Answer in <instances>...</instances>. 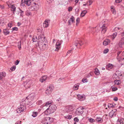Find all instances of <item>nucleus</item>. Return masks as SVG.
I'll list each match as a JSON object with an SVG mask.
<instances>
[{"instance_id":"obj_1","label":"nucleus","mask_w":124,"mask_h":124,"mask_svg":"<svg viewBox=\"0 0 124 124\" xmlns=\"http://www.w3.org/2000/svg\"><path fill=\"white\" fill-rule=\"evenodd\" d=\"M26 101H24L20 103V106L17 109V113H20L26 109Z\"/></svg>"},{"instance_id":"obj_2","label":"nucleus","mask_w":124,"mask_h":124,"mask_svg":"<svg viewBox=\"0 0 124 124\" xmlns=\"http://www.w3.org/2000/svg\"><path fill=\"white\" fill-rule=\"evenodd\" d=\"M53 122V118L50 117H47L43 118L42 121V123L44 124H50Z\"/></svg>"},{"instance_id":"obj_3","label":"nucleus","mask_w":124,"mask_h":124,"mask_svg":"<svg viewBox=\"0 0 124 124\" xmlns=\"http://www.w3.org/2000/svg\"><path fill=\"white\" fill-rule=\"evenodd\" d=\"M38 46L41 50H45L47 48V44L44 42H42L39 41L38 42Z\"/></svg>"},{"instance_id":"obj_4","label":"nucleus","mask_w":124,"mask_h":124,"mask_svg":"<svg viewBox=\"0 0 124 124\" xmlns=\"http://www.w3.org/2000/svg\"><path fill=\"white\" fill-rule=\"evenodd\" d=\"M84 108L82 107L78 108L76 111L75 114L76 115L79 116L82 114L84 112Z\"/></svg>"},{"instance_id":"obj_5","label":"nucleus","mask_w":124,"mask_h":124,"mask_svg":"<svg viewBox=\"0 0 124 124\" xmlns=\"http://www.w3.org/2000/svg\"><path fill=\"white\" fill-rule=\"evenodd\" d=\"M29 9L31 11H36L39 9V5L36 3L34 2L32 6L29 8Z\"/></svg>"},{"instance_id":"obj_6","label":"nucleus","mask_w":124,"mask_h":124,"mask_svg":"<svg viewBox=\"0 0 124 124\" xmlns=\"http://www.w3.org/2000/svg\"><path fill=\"white\" fill-rule=\"evenodd\" d=\"M31 4V2L30 0H22L21 1V5L23 6L24 4L28 6H30Z\"/></svg>"},{"instance_id":"obj_7","label":"nucleus","mask_w":124,"mask_h":124,"mask_svg":"<svg viewBox=\"0 0 124 124\" xmlns=\"http://www.w3.org/2000/svg\"><path fill=\"white\" fill-rule=\"evenodd\" d=\"M84 43L82 40L79 41H75L74 45L78 48L79 47L83 44Z\"/></svg>"},{"instance_id":"obj_8","label":"nucleus","mask_w":124,"mask_h":124,"mask_svg":"<svg viewBox=\"0 0 124 124\" xmlns=\"http://www.w3.org/2000/svg\"><path fill=\"white\" fill-rule=\"evenodd\" d=\"M38 39H40L43 42H44L45 41V43H46L45 37L44 35L43 34H40L39 36Z\"/></svg>"},{"instance_id":"obj_9","label":"nucleus","mask_w":124,"mask_h":124,"mask_svg":"<svg viewBox=\"0 0 124 124\" xmlns=\"http://www.w3.org/2000/svg\"><path fill=\"white\" fill-rule=\"evenodd\" d=\"M106 25L105 23H104L102 26L101 28L102 29L101 32L103 33H104L106 31L107 28L106 27Z\"/></svg>"},{"instance_id":"obj_10","label":"nucleus","mask_w":124,"mask_h":124,"mask_svg":"<svg viewBox=\"0 0 124 124\" xmlns=\"http://www.w3.org/2000/svg\"><path fill=\"white\" fill-rule=\"evenodd\" d=\"M75 19L74 17L73 16H71L70 17V19L68 21L69 25H71V23H75Z\"/></svg>"},{"instance_id":"obj_11","label":"nucleus","mask_w":124,"mask_h":124,"mask_svg":"<svg viewBox=\"0 0 124 124\" xmlns=\"http://www.w3.org/2000/svg\"><path fill=\"white\" fill-rule=\"evenodd\" d=\"M115 67V66L109 63H108L106 66V68L107 69H114V68Z\"/></svg>"},{"instance_id":"obj_12","label":"nucleus","mask_w":124,"mask_h":124,"mask_svg":"<svg viewBox=\"0 0 124 124\" xmlns=\"http://www.w3.org/2000/svg\"><path fill=\"white\" fill-rule=\"evenodd\" d=\"M49 108L54 112L56 108V107L54 105L51 104L50 105L49 107Z\"/></svg>"},{"instance_id":"obj_13","label":"nucleus","mask_w":124,"mask_h":124,"mask_svg":"<svg viewBox=\"0 0 124 124\" xmlns=\"http://www.w3.org/2000/svg\"><path fill=\"white\" fill-rule=\"evenodd\" d=\"M26 82V85L28 88H30L33 84V81L31 80L27 81Z\"/></svg>"},{"instance_id":"obj_14","label":"nucleus","mask_w":124,"mask_h":124,"mask_svg":"<svg viewBox=\"0 0 124 124\" xmlns=\"http://www.w3.org/2000/svg\"><path fill=\"white\" fill-rule=\"evenodd\" d=\"M124 45V38H122L119 43V45L120 47H122Z\"/></svg>"},{"instance_id":"obj_15","label":"nucleus","mask_w":124,"mask_h":124,"mask_svg":"<svg viewBox=\"0 0 124 124\" xmlns=\"http://www.w3.org/2000/svg\"><path fill=\"white\" fill-rule=\"evenodd\" d=\"M61 43H59V42H57L55 45L56 49L55 50V51H58L59 48L61 47Z\"/></svg>"},{"instance_id":"obj_16","label":"nucleus","mask_w":124,"mask_h":124,"mask_svg":"<svg viewBox=\"0 0 124 124\" xmlns=\"http://www.w3.org/2000/svg\"><path fill=\"white\" fill-rule=\"evenodd\" d=\"M53 113V112L49 108V107L45 111V113L46 115L49 114Z\"/></svg>"},{"instance_id":"obj_17","label":"nucleus","mask_w":124,"mask_h":124,"mask_svg":"<svg viewBox=\"0 0 124 124\" xmlns=\"http://www.w3.org/2000/svg\"><path fill=\"white\" fill-rule=\"evenodd\" d=\"M34 96L35 95L34 93H31L28 96L26 97V98L27 99H30L31 100H32L33 99Z\"/></svg>"},{"instance_id":"obj_18","label":"nucleus","mask_w":124,"mask_h":124,"mask_svg":"<svg viewBox=\"0 0 124 124\" xmlns=\"http://www.w3.org/2000/svg\"><path fill=\"white\" fill-rule=\"evenodd\" d=\"M50 22V21L47 20L45 21L43 23V26L44 27H47L48 26V23Z\"/></svg>"},{"instance_id":"obj_19","label":"nucleus","mask_w":124,"mask_h":124,"mask_svg":"<svg viewBox=\"0 0 124 124\" xmlns=\"http://www.w3.org/2000/svg\"><path fill=\"white\" fill-rule=\"evenodd\" d=\"M124 121V119L119 118L118 119L117 123V124H123Z\"/></svg>"},{"instance_id":"obj_20","label":"nucleus","mask_w":124,"mask_h":124,"mask_svg":"<svg viewBox=\"0 0 124 124\" xmlns=\"http://www.w3.org/2000/svg\"><path fill=\"white\" fill-rule=\"evenodd\" d=\"M110 42V40L108 39H106L104 41L103 44V45L106 46L108 45Z\"/></svg>"},{"instance_id":"obj_21","label":"nucleus","mask_w":124,"mask_h":124,"mask_svg":"<svg viewBox=\"0 0 124 124\" xmlns=\"http://www.w3.org/2000/svg\"><path fill=\"white\" fill-rule=\"evenodd\" d=\"M47 78L46 76H43L40 79V81L41 82L43 83L46 80Z\"/></svg>"},{"instance_id":"obj_22","label":"nucleus","mask_w":124,"mask_h":124,"mask_svg":"<svg viewBox=\"0 0 124 124\" xmlns=\"http://www.w3.org/2000/svg\"><path fill=\"white\" fill-rule=\"evenodd\" d=\"M6 75V73L5 72L0 73V80H1L3 77H5Z\"/></svg>"},{"instance_id":"obj_23","label":"nucleus","mask_w":124,"mask_h":124,"mask_svg":"<svg viewBox=\"0 0 124 124\" xmlns=\"http://www.w3.org/2000/svg\"><path fill=\"white\" fill-rule=\"evenodd\" d=\"M11 11L13 12V13H14V12L15 11L16 7V6L14 5H12L11 6Z\"/></svg>"},{"instance_id":"obj_24","label":"nucleus","mask_w":124,"mask_h":124,"mask_svg":"<svg viewBox=\"0 0 124 124\" xmlns=\"http://www.w3.org/2000/svg\"><path fill=\"white\" fill-rule=\"evenodd\" d=\"M96 121L99 123H102L103 121V120L100 117H97L96 119Z\"/></svg>"},{"instance_id":"obj_25","label":"nucleus","mask_w":124,"mask_h":124,"mask_svg":"<svg viewBox=\"0 0 124 124\" xmlns=\"http://www.w3.org/2000/svg\"><path fill=\"white\" fill-rule=\"evenodd\" d=\"M78 100H79L82 101L84 99V97L82 95L78 94L77 95Z\"/></svg>"},{"instance_id":"obj_26","label":"nucleus","mask_w":124,"mask_h":124,"mask_svg":"<svg viewBox=\"0 0 124 124\" xmlns=\"http://www.w3.org/2000/svg\"><path fill=\"white\" fill-rule=\"evenodd\" d=\"M49 90L51 91L52 92L54 89V87L53 85H49L48 87L47 88Z\"/></svg>"},{"instance_id":"obj_27","label":"nucleus","mask_w":124,"mask_h":124,"mask_svg":"<svg viewBox=\"0 0 124 124\" xmlns=\"http://www.w3.org/2000/svg\"><path fill=\"white\" fill-rule=\"evenodd\" d=\"M68 107L69 111H72L74 109V108L72 105H69Z\"/></svg>"},{"instance_id":"obj_28","label":"nucleus","mask_w":124,"mask_h":124,"mask_svg":"<svg viewBox=\"0 0 124 124\" xmlns=\"http://www.w3.org/2000/svg\"><path fill=\"white\" fill-rule=\"evenodd\" d=\"M52 92V91L49 90V89L47 88L46 90L45 91V93L47 95H50Z\"/></svg>"},{"instance_id":"obj_29","label":"nucleus","mask_w":124,"mask_h":124,"mask_svg":"<svg viewBox=\"0 0 124 124\" xmlns=\"http://www.w3.org/2000/svg\"><path fill=\"white\" fill-rule=\"evenodd\" d=\"M114 83L116 85H119L121 84V82L119 80H116L114 81Z\"/></svg>"},{"instance_id":"obj_30","label":"nucleus","mask_w":124,"mask_h":124,"mask_svg":"<svg viewBox=\"0 0 124 124\" xmlns=\"http://www.w3.org/2000/svg\"><path fill=\"white\" fill-rule=\"evenodd\" d=\"M87 11L86 10H84L82 11L81 14V16L82 17L84 16L87 13Z\"/></svg>"},{"instance_id":"obj_31","label":"nucleus","mask_w":124,"mask_h":124,"mask_svg":"<svg viewBox=\"0 0 124 124\" xmlns=\"http://www.w3.org/2000/svg\"><path fill=\"white\" fill-rule=\"evenodd\" d=\"M3 32L4 34L5 35L8 34L9 33V31L6 29L4 30Z\"/></svg>"},{"instance_id":"obj_32","label":"nucleus","mask_w":124,"mask_h":124,"mask_svg":"<svg viewBox=\"0 0 124 124\" xmlns=\"http://www.w3.org/2000/svg\"><path fill=\"white\" fill-rule=\"evenodd\" d=\"M117 35V33L116 32L114 33L111 36V37L112 38V39H114L116 37Z\"/></svg>"},{"instance_id":"obj_33","label":"nucleus","mask_w":124,"mask_h":124,"mask_svg":"<svg viewBox=\"0 0 124 124\" xmlns=\"http://www.w3.org/2000/svg\"><path fill=\"white\" fill-rule=\"evenodd\" d=\"M111 10L113 14H116V11H115V9L114 8L113 6H112L111 7Z\"/></svg>"},{"instance_id":"obj_34","label":"nucleus","mask_w":124,"mask_h":124,"mask_svg":"<svg viewBox=\"0 0 124 124\" xmlns=\"http://www.w3.org/2000/svg\"><path fill=\"white\" fill-rule=\"evenodd\" d=\"M116 73L117 75H118L119 76H122L123 75V73H122V72L119 70L117 71Z\"/></svg>"},{"instance_id":"obj_35","label":"nucleus","mask_w":124,"mask_h":124,"mask_svg":"<svg viewBox=\"0 0 124 124\" xmlns=\"http://www.w3.org/2000/svg\"><path fill=\"white\" fill-rule=\"evenodd\" d=\"M79 86L77 85H75L73 87V89L74 90H77L78 89Z\"/></svg>"},{"instance_id":"obj_36","label":"nucleus","mask_w":124,"mask_h":124,"mask_svg":"<svg viewBox=\"0 0 124 124\" xmlns=\"http://www.w3.org/2000/svg\"><path fill=\"white\" fill-rule=\"evenodd\" d=\"M37 37L36 36H33L32 40L33 42H35L37 41Z\"/></svg>"},{"instance_id":"obj_37","label":"nucleus","mask_w":124,"mask_h":124,"mask_svg":"<svg viewBox=\"0 0 124 124\" xmlns=\"http://www.w3.org/2000/svg\"><path fill=\"white\" fill-rule=\"evenodd\" d=\"M63 111L64 112H69V111L68 109V106L65 107L64 108L63 110Z\"/></svg>"},{"instance_id":"obj_38","label":"nucleus","mask_w":124,"mask_h":124,"mask_svg":"<svg viewBox=\"0 0 124 124\" xmlns=\"http://www.w3.org/2000/svg\"><path fill=\"white\" fill-rule=\"evenodd\" d=\"M65 118L70 119L72 117V116L68 115V116H64Z\"/></svg>"},{"instance_id":"obj_39","label":"nucleus","mask_w":124,"mask_h":124,"mask_svg":"<svg viewBox=\"0 0 124 124\" xmlns=\"http://www.w3.org/2000/svg\"><path fill=\"white\" fill-rule=\"evenodd\" d=\"M38 113L37 112H34L32 116L34 117H36Z\"/></svg>"},{"instance_id":"obj_40","label":"nucleus","mask_w":124,"mask_h":124,"mask_svg":"<svg viewBox=\"0 0 124 124\" xmlns=\"http://www.w3.org/2000/svg\"><path fill=\"white\" fill-rule=\"evenodd\" d=\"M21 41H20L18 43V47L19 48V50H20L21 49Z\"/></svg>"},{"instance_id":"obj_41","label":"nucleus","mask_w":124,"mask_h":124,"mask_svg":"<svg viewBox=\"0 0 124 124\" xmlns=\"http://www.w3.org/2000/svg\"><path fill=\"white\" fill-rule=\"evenodd\" d=\"M111 88L112 89V91H116L117 90V88L116 87H114L113 86H112Z\"/></svg>"},{"instance_id":"obj_42","label":"nucleus","mask_w":124,"mask_h":124,"mask_svg":"<svg viewBox=\"0 0 124 124\" xmlns=\"http://www.w3.org/2000/svg\"><path fill=\"white\" fill-rule=\"evenodd\" d=\"M88 81L86 78H83L82 80V81L84 83L87 82Z\"/></svg>"},{"instance_id":"obj_43","label":"nucleus","mask_w":124,"mask_h":124,"mask_svg":"<svg viewBox=\"0 0 124 124\" xmlns=\"http://www.w3.org/2000/svg\"><path fill=\"white\" fill-rule=\"evenodd\" d=\"M122 51H120L118 52H117V58L118 59H119L120 57V55H119L121 53Z\"/></svg>"},{"instance_id":"obj_44","label":"nucleus","mask_w":124,"mask_h":124,"mask_svg":"<svg viewBox=\"0 0 124 124\" xmlns=\"http://www.w3.org/2000/svg\"><path fill=\"white\" fill-rule=\"evenodd\" d=\"M108 107L109 108H110L114 107V106L112 104L108 103Z\"/></svg>"},{"instance_id":"obj_45","label":"nucleus","mask_w":124,"mask_h":124,"mask_svg":"<svg viewBox=\"0 0 124 124\" xmlns=\"http://www.w3.org/2000/svg\"><path fill=\"white\" fill-rule=\"evenodd\" d=\"M88 120L91 123H92L95 121V120L94 119L92 118L89 119Z\"/></svg>"},{"instance_id":"obj_46","label":"nucleus","mask_w":124,"mask_h":124,"mask_svg":"<svg viewBox=\"0 0 124 124\" xmlns=\"http://www.w3.org/2000/svg\"><path fill=\"white\" fill-rule=\"evenodd\" d=\"M114 114V113L112 111H111L109 113V115L111 117H112Z\"/></svg>"},{"instance_id":"obj_47","label":"nucleus","mask_w":124,"mask_h":124,"mask_svg":"<svg viewBox=\"0 0 124 124\" xmlns=\"http://www.w3.org/2000/svg\"><path fill=\"white\" fill-rule=\"evenodd\" d=\"M20 62V61L19 60H17L14 62L15 64L16 65H17Z\"/></svg>"},{"instance_id":"obj_48","label":"nucleus","mask_w":124,"mask_h":124,"mask_svg":"<svg viewBox=\"0 0 124 124\" xmlns=\"http://www.w3.org/2000/svg\"><path fill=\"white\" fill-rule=\"evenodd\" d=\"M94 73L96 75H98L100 74V72L99 70H95Z\"/></svg>"},{"instance_id":"obj_49","label":"nucleus","mask_w":124,"mask_h":124,"mask_svg":"<svg viewBox=\"0 0 124 124\" xmlns=\"http://www.w3.org/2000/svg\"><path fill=\"white\" fill-rule=\"evenodd\" d=\"M68 0H64L63 1V4H64L65 5L68 4Z\"/></svg>"},{"instance_id":"obj_50","label":"nucleus","mask_w":124,"mask_h":124,"mask_svg":"<svg viewBox=\"0 0 124 124\" xmlns=\"http://www.w3.org/2000/svg\"><path fill=\"white\" fill-rule=\"evenodd\" d=\"M73 8L71 7H70L68 8V11L69 12H70L72 10Z\"/></svg>"},{"instance_id":"obj_51","label":"nucleus","mask_w":124,"mask_h":124,"mask_svg":"<svg viewBox=\"0 0 124 124\" xmlns=\"http://www.w3.org/2000/svg\"><path fill=\"white\" fill-rule=\"evenodd\" d=\"M76 25H77L79 23L80 21V19L79 18H78L76 19Z\"/></svg>"},{"instance_id":"obj_52","label":"nucleus","mask_w":124,"mask_h":124,"mask_svg":"<svg viewBox=\"0 0 124 124\" xmlns=\"http://www.w3.org/2000/svg\"><path fill=\"white\" fill-rule=\"evenodd\" d=\"M108 51V49H106L104 50L103 51V53L104 54H106L107 53Z\"/></svg>"},{"instance_id":"obj_53","label":"nucleus","mask_w":124,"mask_h":124,"mask_svg":"<svg viewBox=\"0 0 124 124\" xmlns=\"http://www.w3.org/2000/svg\"><path fill=\"white\" fill-rule=\"evenodd\" d=\"M51 101H48L47 102H46V104H45L44 107L47 106L48 105H49V104H51Z\"/></svg>"},{"instance_id":"obj_54","label":"nucleus","mask_w":124,"mask_h":124,"mask_svg":"<svg viewBox=\"0 0 124 124\" xmlns=\"http://www.w3.org/2000/svg\"><path fill=\"white\" fill-rule=\"evenodd\" d=\"M42 103V101L41 100H39L37 102V104L38 105H40Z\"/></svg>"},{"instance_id":"obj_55","label":"nucleus","mask_w":124,"mask_h":124,"mask_svg":"<svg viewBox=\"0 0 124 124\" xmlns=\"http://www.w3.org/2000/svg\"><path fill=\"white\" fill-rule=\"evenodd\" d=\"M122 0H115V3H119L121 2Z\"/></svg>"},{"instance_id":"obj_56","label":"nucleus","mask_w":124,"mask_h":124,"mask_svg":"<svg viewBox=\"0 0 124 124\" xmlns=\"http://www.w3.org/2000/svg\"><path fill=\"white\" fill-rule=\"evenodd\" d=\"M74 120L75 122H77L79 121L77 117H75L74 119Z\"/></svg>"},{"instance_id":"obj_57","label":"nucleus","mask_w":124,"mask_h":124,"mask_svg":"<svg viewBox=\"0 0 124 124\" xmlns=\"http://www.w3.org/2000/svg\"><path fill=\"white\" fill-rule=\"evenodd\" d=\"M16 68V66H13L11 68L10 70H15Z\"/></svg>"},{"instance_id":"obj_58","label":"nucleus","mask_w":124,"mask_h":124,"mask_svg":"<svg viewBox=\"0 0 124 124\" xmlns=\"http://www.w3.org/2000/svg\"><path fill=\"white\" fill-rule=\"evenodd\" d=\"M12 23H9L8 25V27H9L10 28L12 26Z\"/></svg>"},{"instance_id":"obj_59","label":"nucleus","mask_w":124,"mask_h":124,"mask_svg":"<svg viewBox=\"0 0 124 124\" xmlns=\"http://www.w3.org/2000/svg\"><path fill=\"white\" fill-rule=\"evenodd\" d=\"M120 29V28L116 27L114 29V30L115 31H117L118 30H119Z\"/></svg>"},{"instance_id":"obj_60","label":"nucleus","mask_w":124,"mask_h":124,"mask_svg":"<svg viewBox=\"0 0 124 124\" xmlns=\"http://www.w3.org/2000/svg\"><path fill=\"white\" fill-rule=\"evenodd\" d=\"M12 29L14 31H17L18 30V28H17L16 27H15L12 28Z\"/></svg>"},{"instance_id":"obj_61","label":"nucleus","mask_w":124,"mask_h":124,"mask_svg":"<svg viewBox=\"0 0 124 124\" xmlns=\"http://www.w3.org/2000/svg\"><path fill=\"white\" fill-rule=\"evenodd\" d=\"M89 3V4L90 5H91L93 2L92 0H89L88 2Z\"/></svg>"},{"instance_id":"obj_62","label":"nucleus","mask_w":124,"mask_h":124,"mask_svg":"<svg viewBox=\"0 0 124 124\" xmlns=\"http://www.w3.org/2000/svg\"><path fill=\"white\" fill-rule=\"evenodd\" d=\"M79 9L78 8H76L75 9V11L76 13H78V11Z\"/></svg>"},{"instance_id":"obj_63","label":"nucleus","mask_w":124,"mask_h":124,"mask_svg":"<svg viewBox=\"0 0 124 124\" xmlns=\"http://www.w3.org/2000/svg\"><path fill=\"white\" fill-rule=\"evenodd\" d=\"M1 20H2V21H1V22H0V24L2 23V25H3L4 24H5V23H4V22L3 20L1 19Z\"/></svg>"},{"instance_id":"obj_64","label":"nucleus","mask_w":124,"mask_h":124,"mask_svg":"<svg viewBox=\"0 0 124 124\" xmlns=\"http://www.w3.org/2000/svg\"><path fill=\"white\" fill-rule=\"evenodd\" d=\"M5 8L4 6L3 5H0V8L1 9H4Z\"/></svg>"}]
</instances>
